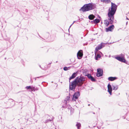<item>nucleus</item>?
Segmentation results:
<instances>
[{
  "mask_svg": "<svg viewBox=\"0 0 129 129\" xmlns=\"http://www.w3.org/2000/svg\"><path fill=\"white\" fill-rule=\"evenodd\" d=\"M85 78L82 75L80 76L76 77L75 79L71 83V84H70V90L75 91L76 86H77L78 87L81 86L83 83V82L85 80Z\"/></svg>",
  "mask_w": 129,
  "mask_h": 129,
  "instance_id": "1",
  "label": "nucleus"
},
{
  "mask_svg": "<svg viewBox=\"0 0 129 129\" xmlns=\"http://www.w3.org/2000/svg\"><path fill=\"white\" fill-rule=\"evenodd\" d=\"M96 8V5L95 4L92 3H89L85 4L81 8L80 10H82L83 12H84L93 10Z\"/></svg>",
  "mask_w": 129,
  "mask_h": 129,
  "instance_id": "2",
  "label": "nucleus"
},
{
  "mask_svg": "<svg viewBox=\"0 0 129 129\" xmlns=\"http://www.w3.org/2000/svg\"><path fill=\"white\" fill-rule=\"evenodd\" d=\"M117 6L114 3L111 2V8L108 10V14L114 15L115 13Z\"/></svg>",
  "mask_w": 129,
  "mask_h": 129,
  "instance_id": "3",
  "label": "nucleus"
},
{
  "mask_svg": "<svg viewBox=\"0 0 129 129\" xmlns=\"http://www.w3.org/2000/svg\"><path fill=\"white\" fill-rule=\"evenodd\" d=\"M105 46V44L104 43H102L100 44L99 45L95 48L94 51L95 55H96V52L99 51L98 50L102 49Z\"/></svg>",
  "mask_w": 129,
  "mask_h": 129,
  "instance_id": "4",
  "label": "nucleus"
},
{
  "mask_svg": "<svg viewBox=\"0 0 129 129\" xmlns=\"http://www.w3.org/2000/svg\"><path fill=\"white\" fill-rule=\"evenodd\" d=\"M80 95V92L79 91L75 92L73 95L72 100L73 101H76L78 99Z\"/></svg>",
  "mask_w": 129,
  "mask_h": 129,
  "instance_id": "5",
  "label": "nucleus"
},
{
  "mask_svg": "<svg viewBox=\"0 0 129 129\" xmlns=\"http://www.w3.org/2000/svg\"><path fill=\"white\" fill-rule=\"evenodd\" d=\"M108 16L109 18L108 19L109 20V23L111 24H112L113 22V20L114 19V15L111 14H108Z\"/></svg>",
  "mask_w": 129,
  "mask_h": 129,
  "instance_id": "6",
  "label": "nucleus"
},
{
  "mask_svg": "<svg viewBox=\"0 0 129 129\" xmlns=\"http://www.w3.org/2000/svg\"><path fill=\"white\" fill-rule=\"evenodd\" d=\"M97 72L96 74V76L98 77H101L103 75V70L100 68H98L97 69Z\"/></svg>",
  "mask_w": 129,
  "mask_h": 129,
  "instance_id": "7",
  "label": "nucleus"
},
{
  "mask_svg": "<svg viewBox=\"0 0 129 129\" xmlns=\"http://www.w3.org/2000/svg\"><path fill=\"white\" fill-rule=\"evenodd\" d=\"M84 75L85 76H87L88 79L90 80L92 82H96V80L90 74L88 73Z\"/></svg>",
  "mask_w": 129,
  "mask_h": 129,
  "instance_id": "8",
  "label": "nucleus"
},
{
  "mask_svg": "<svg viewBox=\"0 0 129 129\" xmlns=\"http://www.w3.org/2000/svg\"><path fill=\"white\" fill-rule=\"evenodd\" d=\"M102 55V56L103 55L102 53L100 51H99L98 52H96V55H95V59L96 60H98V58L101 57V56Z\"/></svg>",
  "mask_w": 129,
  "mask_h": 129,
  "instance_id": "9",
  "label": "nucleus"
},
{
  "mask_svg": "<svg viewBox=\"0 0 129 129\" xmlns=\"http://www.w3.org/2000/svg\"><path fill=\"white\" fill-rule=\"evenodd\" d=\"M115 58L120 61L126 63V60L125 59L122 57L118 56L116 57Z\"/></svg>",
  "mask_w": 129,
  "mask_h": 129,
  "instance_id": "10",
  "label": "nucleus"
},
{
  "mask_svg": "<svg viewBox=\"0 0 129 129\" xmlns=\"http://www.w3.org/2000/svg\"><path fill=\"white\" fill-rule=\"evenodd\" d=\"M83 52L82 50H80L78 52L77 54V58L79 59H81L83 56Z\"/></svg>",
  "mask_w": 129,
  "mask_h": 129,
  "instance_id": "11",
  "label": "nucleus"
},
{
  "mask_svg": "<svg viewBox=\"0 0 129 129\" xmlns=\"http://www.w3.org/2000/svg\"><path fill=\"white\" fill-rule=\"evenodd\" d=\"M114 26L112 25L108 28H106V31L108 32L109 31H112L114 28Z\"/></svg>",
  "mask_w": 129,
  "mask_h": 129,
  "instance_id": "12",
  "label": "nucleus"
},
{
  "mask_svg": "<svg viewBox=\"0 0 129 129\" xmlns=\"http://www.w3.org/2000/svg\"><path fill=\"white\" fill-rule=\"evenodd\" d=\"M78 74V72H74L73 74L69 78V81L70 83V84H71L70 80L72 79H73L75 78L76 76Z\"/></svg>",
  "mask_w": 129,
  "mask_h": 129,
  "instance_id": "13",
  "label": "nucleus"
},
{
  "mask_svg": "<svg viewBox=\"0 0 129 129\" xmlns=\"http://www.w3.org/2000/svg\"><path fill=\"white\" fill-rule=\"evenodd\" d=\"M108 91L110 95L112 94V86L110 84H109L108 85Z\"/></svg>",
  "mask_w": 129,
  "mask_h": 129,
  "instance_id": "14",
  "label": "nucleus"
},
{
  "mask_svg": "<svg viewBox=\"0 0 129 129\" xmlns=\"http://www.w3.org/2000/svg\"><path fill=\"white\" fill-rule=\"evenodd\" d=\"M14 102L13 100L12 99H10L7 102V104H8L10 106H12Z\"/></svg>",
  "mask_w": 129,
  "mask_h": 129,
  "instance_id": "15",
  "label": "nucleus"
},
{
  "mask_svg": "<svg viewBox=\"0 0 129 129\" xmlns=\"http://www.w3.org/2000/svg\"><path fill=\"white\" fill-rule=\"evenodd\" d=\"M117 78L116 77H109L108 78V80L109 81H114L117 79Z\"/></svg>",
  "mask_w": 129,
  "mask_h": 129,
  "instance_id": "16",
  "label": "nucleus"
},
{
  "mask_svg": "<svg viewBox=\"0 0 129 129\" xmlns=\"http://www.w3.org/2000/svg\"><path fill=\"white\" fill-rule=\"evenodd\" d=\"M95 17V16H94L93 14H90L89 15L88 17V18L90 20H93Z\"/></svg>",
  "mask_w": 129,
  "mask_h": 129,
  "instance_id": "17",
  "label": "nucleus"
},
{
  "mask_svg": "<svg viewBox=\"0 0 129 129\" xmlns=\"http://www.w3.org/2000/svg\"><path fill=\"white\" fill-rule=\"evenodd\" d=\"M93 23L96 24L99 23L100 22V20L98 19H96L93 20Z\"/></svg>",
  "mask_w": 129,
  "mask_h": 129,
  "instance_id": "18",
  "label": "nucleus"
},
{
  "mask_svg": "<svg viewBox=\"0 0 129 129\" xmlns=\"http://www.w3.org/2000/svg\"><path fill=\"white\" fill-rule=\"evenodd\" d=\"M32 89L31 91H36L38 90L39 89V88L38 87H34L33 86H32Z\"/></svg>",
  "mask_w": 129,
  "mask_h": 129,
  "instance_id": "19",
  "label": "nucleus"
},
{
  "mask_svg": "<svg viewBox=\"0 0 129 129\" xmlns=\"http://www.w3.org/2000/svg\"><path fill=\"white\" fill-rule=\"evenodd\" d=\"M101 1L106 4L109 3L110 2V0H101Z\"/></svg>",
  "mask_w": 129,
  "mask_h": 129,
  "instance_id": "20",
  "label": "nucleus"
},
{
  "mask_svg": "<svg viewBox=\"0 0 129 129\" xmlns=\"http://www.w3.org/2000/svg\"><path fill=\"white\" fill-rule=\"evenodd\" d=\"M76 126L77 127V129H80L81 126V123H80L77 122L76 125Z\"/></svg>",
  "mask_w": 129,
  "mask_h": 129,
  "instance_id": "21",
  "label": "nucleus"
},
{
  "mask_svg": "<svg viewBox=\"0 0 129 129\" xmlns=\"http://www.w3.org/2000/svg\"><path fill=\"white\" fill-rule=\"evenodd\" d=\"M112 88L113 89V90H116L118 89V86L117 85L116 86H114V85H112Z\"/></svg>",
  "mask_w": 129,
  "mask_h": 129,
  "instance_id": "22",
  "label": "nucleus"
},
{
  "mask_svg": "<svg viewBox=\"0 0 129 129\" xmlns=\"http://www.w3.org/2000/svg\"><path fill=\"white\" fill-rule=\"evenodd\" d=\"M33 86H27L26 87V88L27 89H31V91L32 90V88Z\"/></svg>",
  "mask_w": 129,
  "mask_h": 129,
  "instance_id": "23",
  "label": "nucleus"
},
{
  "mask_svg": "<svg viewBox=\"0 0 129 129\" xmlns=\"http://www.w3.org/2000/svg\"><path fill=\"white\" fill-rule=\"evenodd\" d=\"M105 23L106 24V26H108L109 24V22L107 20L105 21Z\"/></svg>",
  "mask_w": 129,
  "mask_h": 129,
  "instance_id": "24",
  "label": "nucleus"
},
{
  "mask_svg": "<svg viewBox=\"0 0 129 129\" xmlns=\"http://www.w3.org/2000/svg\"><path fill=\"white\" fill-rule=\"evenodd\" d=\"M52 121V120L51 119H47L45 121V123H47L49 121Z\"/></svg>",
  "mask_w": 129,
  "mask_h": 129,
  "instance_id": "25",
  "label": "nucleus"
},
{
  "mask_svg": "<svg viewBox=\"0 0 129 129\" xmlns=\"http://www.w3.org/2000/svg\"><path fill=\"white\" fill-rule=\"evenodd\" d=\"M63 69L64 70L66 71L69 70V69H68L67 67H64Z\"/></svg>",
  "mask_w": 129,
  "mask_h": 129,
  "instance_id": "26",
  "label": "nucleus"
},
{
  "mask_svg": "<svg viewBox=\"0 0 129 129\" xmlns=\"http://www.w3.org/2000/svg\"><path fill=\"white\" fill-rule=\"evenodd\" d=\"M70 96H67L66 98V100L67 101H69V100H70Z\"/></svg>",
  "mask_w": 129,
  "mask_h": 129,
  "instance_id": "27",
  "label": "nucleus"
},
{
  "mask_svg": "<svg viewBox=\"0 0 129 129\" xmlns=\"http://www.w3.org/2000/svg\"><path fill=\"white\" fill-rule=\"evenodd\" d=\"M42 77V76H40L39 77H36V78H34V79H35V80H36V78H39L40 77Z\"/></svg>",
  "mask_w": 129,
  "mask_h": 129,
  "instance_id": "28",
  "label": "nucleus"
},
{
  "mask_svg": "<svg viewBox=\"0 0 129 129\" xmlns=\"http://www.w3.org/2000/svg\"><path fill=\"white\" fill-rule=\"evenodd\" d=\"M75 22V21H74V22H73V23L70 25V27H71V26L72 25V24H73V23H74V22Z\"/></svg>",
  "mask_w": 129,
  "mask_h": 129,
  "instance_id": "29",
  "label": "nucleus"
},
{
  "mask_svg": "<svg viewBox=\"0 0 129 129\" xmlns=\"http://www.w3.org/2000/svg\"><path fill=\"white\" fill-rule=\"evenodd\" d=\"M54 119V117H52V119H51L52 120H52L53 119Z\"/></svg>",
  "mask_w": 129,
  "mask_h": 129,
  "instance_id": "30",
  "label": "nucleus"
},
{
  "mask_svg": "<svg viewBox=\"0 0 129 129\" xmlns=\"http://www.w3.org/2000/svg\"><path fill=\"white\" fill-rule=\"evenodd\" d=\"M87 45V44H86V43H85V44L84 43V44H83V45L84 46V45Z\"/></svg>",
  "mask_w": 129,
  "mask_h": 129,
  "instance_id": "31",
  "label": "nucleus"
},
{
  "mask_svg": "<svg viewBox=\"0 0 129 129\" xmlns=\"http://www.w3.org/2000/svg\"><path fill=\"white\" fill-rule=\"evenodd\" d=\"M71 67H67L68 69H69V70L70 69V68Z\"/></svg>",
  "mask_w": 129,
  "mask_h": 129,
  "instance_id": "32",
  "label": "nucleus"
},
{
  "mask_svg": "<svg viewBox=\"0 0 129 129\" xmlns=\"http://www.w3.org/2000/svg\"><path fill=\"white\" fill-rule=\"evenodd\" d=\"M38 35L39 36V37H40V38H41V37L40 36V35H39V34H38Z\"/></svg>",
  "mask_w": 129,
  "mask_h": 129,
  "instance_id": "33",
  "label": "nucleus"
},
{
  "mask_svg": "<svg viewBox=\"0 0 129 129\" xmlns=\"http://www.w3.org/2000/svg\"><path fill=\"white\" fill-rule=\"evenodd\" d=\"M52 63V62H51V63H49V64H48V65L50 64H51Z\"/></svg>",
  "mask_w": 129,
  "mask_h": 129,
  "instance_id": "34",
  "label": "nucleus"
},
{
  "mask_svg": "<svg viewBox=\"0 0 129 129\" xmlns=\"http://www.w3.org/2000/svg\"><path fill=\"white\" fill-rule=\"evenodd\" d=\"M91 23H93V21H91Z\"/></svg>",
  "mask_w": 129,
  "mask_h": 129,
  "instance_id": "35",
  "label": "nucleus"
},
{
  "mask_svg": "<svg viewBox=\"0 0 129 129\" xmlns=\"http://www.w3.org/2000/svg\"><path fill=\"white\" fill-rule=\"evenodd\" d=\"M6 40L8 41H9V39H7Z\"/></svg>",
  "mask_w": 129,
  "mask_h": 129,
  "instance_id": "36",
  "label": "nucleus"
},
{
  "mask_svg": "<svg viewBox=\"0 0 129 129\" xmlns=\"http://www.w3.org/2000/svg\"><path fill=\"white\" fill-rule=\"evenodd\" d=\"M5 60L6 59V57H5Z\"/></svg>",
  "mask_w": 129,
  "mask_h": 129,
  "instance_id": "37",
  "label": "nucleus"
},
{
  "mask_svg": "<svg viewBox=\"0 0 129 129\" xmlns=\"http://www.w3.org/2000/svg\"><path fill=\"white\" fill-rule=\"evenodd\" d=\"M99 16V18H100V17H100V16Z\"/></svg>",
  "mask_w": 129,
  "mask_h": 129,
  "instance_id": "38",
  "label": "nucleus"
},
{
  "mask_svg": "<svg viewBox=\"0 0 129 129\" xmlns=\"http://www.w3.org/2000/svg\"><path fill=\"white\" fill-rule=\"evenodd\" d=\"M90 105V104H89L88 105V106H89Z\"/></svg>",
  "mask_w": 129,
  "mask_h": 129,
  "instance_id": "39",
  "label": "nucleus"
},
{
  "mask_svg": "<svg viewBox=\"0 0 129 129\" xmlns=\"http://www.w3.org/2000/svg\"><path fill=\"white\" fill-rule=\"evenodd\" d=\"M40 67L41 68H42L41 67V66H40Z\"/></svg>",
  "mask_w": 129,
  "mask_h": 129,
  "instance_id": "40",
  "label": "nucleus"
},
{
  "mask_svg": "<svg viewBox=\"0 0 129 129\" xmlns=\"http://www.w3.org/2000/svg\"><path fill=\"white\" fill-rule=\"evenodd\" d=\"M126 19H127V20H128V18H126Z\"/></svg>",
  "mask_w": 129,
  "mask_h": 129,
  "instance_id": "41",
  "label": "nucleus"
},
{
  "mask_svg": "<svg viewBox=\"0 0 129 129\" xmlns=\"http://www.w3.org/2000/svg\"><path fill=\"white\" fill-rule=\"evenodd\" d=\"M127 22H126V24H127Z\"/></svg>",
  "mask_w": 129,
  "mask_h": 129,
  "instance_id": "42",
  "label": "nucleus"
},
{
  "mask_svg": "<svg viewBox=\"0 0 129 129\" xmlns=\"http://www.w3.org/2000/svg\"><path fill=\"white\" fill-rule=\"evenodd\" d=\"M62 107H64V108H65V107H64L63 106Z\"/></svg>",
  "mask_w": 129,
  "mask_h": 129,
  "instance_id": "43",
  "label": "nucleus"
},
{
  "mask_svg": "<svg viewBox=\"0 0 129 129\" xmlns=\"http://www.w3.org/2000/svg\"><path fill=\"white\" fill-rule=\"evenodd\" d=\"M57 62H58V61H56V63H57Z\"/></svg>",
  "mask_w": 129,
  "mask_h": 129,
  "instance_id": "44",
  "label": "nucleus"
},
{
  "mask_svg": "<svg viewBox=\"0 0 129 129\" xmlns=\"http://www.w3.org/2000/svg\"><path fill=\"white\" fill-rule=\"evenodd\" d=\"M93 114H95V113H93Z\"/></svg>",
  "mask_w": 129,
  "mask_h": 129,
  "instance_id": "45",
  "label": "nucleus"
},
{
  "mask_svg": "<svg viewBox=\"0 0 129 129\" xmlns=\"http://www.w3.org/2000/svg\"><path fill=\"white\" fill-rule=\"evenodd\" d=\"M66 104H67V102H66Z\"/></svg>",
  "mask_w": 129,
  "mask_h": 129,
  "instance_id": "46",
  "label": "nucleus"
},
{
  "mask_svg": "<svg viewBox=\"0 0 129 129\" xmlns=\"http://www.w3.org/2000/svg\"><path fill=\"white\" fill-rule=\"evenodd\" d=\"M81 38L82 39V37Z\"/></svg>",
  "mask_w": 129,
  "mask_h": 129,
  "instance_id": "47",
  "label": "nucleus"
},
{
  "mask_svg": "<svg viewBox=\"0 0 129 129\" xmlns=\"http://www.w3.org/2000/svg\"><path fill=\"white\" fill-rule=\"evenodd\" d=\"M71 110H72V109H71Z\"/></svg>",
  "mask_w": 129,
  "mask_h": 129,
  "instance_id": "48",
  "label": "nucleus"
}]
</instances>
